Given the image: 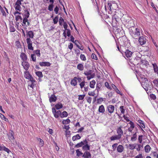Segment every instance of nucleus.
Masks as SVG:
<instances>
[{
	"label": "nucleus",
	"mask_w": 158,
	"mask_h": 158,
	"mask_svg": "<svg viewBox=\"0 0 158 158\" xmlns=\"http://www.w3.org/2000/svg\"><path fill=\"white\" fill-rule=\"evenodd\" d=\"M10 31L11 32H14L15 31V29L14 27V25H10Z\"/></svg>",
	"instance_id": "43"
},
{
	"label": "nucleus",
	"mask_w": 158,
	"mask_h": 158,
	"mask_svg": "<svg viewBox=\"0 0 158 158\" xmlns=\"http://www.w3.org/2000/svg\"><path fill=\"white\" fill-rule=\"evenodd\" d=\"M35 74L37 76L41 78L43 77V75L42 72L40 71L36 72L35 73Z\"/></svg>",
	"instance_id": "41"
},
{
	"label": "nucleus",
	"mask_w": 158,
	"mask_h": 158,
	"mask_svg": "<svg viewBox=\"0 0 158 158\" xmlns=\"http://www.w3.org/2000/svg\"><path fill=\"white\" fill-rule=\"evenodd\" d=\"M121 113L124 114L125 112V110L123 106H121L119 108Z\"/></svg>",
	"instance_id": "52"
},
{
	"label": "nucleus",
	"mask_w": 158,
	"mask_h": 158,
	"mask_svg": "<svg viewBox=\"0 0 158 158\" xmlns=\"http://www.w3.org/2000/svg\"><path fill=\"white\" fill-rule=\"evenodd\" d=\"M124 150V148L122 145H119L117 147V152L119 153L122 152Z\"/></svg>",
	"instance_id": "23"
},
{
	"label": "nucleus",
	"mask_w": 158,
	"mask_h": 158,
	"mask_svg": "<svg viewBox=\"0 0 158 158\" xmlns=\"http://www.w3.org/2000/svg\"><path fill=\"white\" fill-rule=\"evenodd\" d=\"M34 54L36 55L37 56L40 57V50H36L34 51Z\"/></svg>",
	"instance_id": "42"
},
{
	"label": "nucleus",
	"mask_w": 158,
	"mask_h": 158,
	"mask_svg": "<svg viewBox=\"0 0 158 158\" xmlns=\"http://www.w3.org/2000/svg\"><path fill=\"white\" fill-rule=\"evenodd\" d=\"M151 149V147L148 144L146 145L144 147V150L145 152L146 153H148L149 152H150Z\"/></svg>",
	"instance_id": "25"
},
{
	"label": "nucleus",
	"mask_w": 158,
	"mask_h": 158,
	"mask_svg": "<svg viewBox=\"0 0 158 158\" xmlns=\"http://www.w3.org/2000/svg\"><path fill=\"white\" fill-rule=\"evenodd\" d=\"M98 111L99 113H103L105 112V108L104 106L102 105L99 107Z\"/></svg>",
	"instance_id": "21"
},
{
	"label": "nucleus",
	"mask_w": 158,
	"mask_h": 158,
	"mask_svg": "<svg viewBox=\"0 0 158 158\" xmlns=\"http://www.w3.org/2000/svg\"><path fill=\"white\" fill-rule=\"evenodd\" d=\"M28 18H26V17H24L23 20V24H22L23 26H25L26 25V26L27 27L29 25L30 23L28 21Z\"/></svg>",
	"instance_id": "11"
},
{
	"label": "nucleus",
	"mask_w": 158,
	"mask_h": 158,
	"mask_svg": "<svg viewBox=\"0 0 158 158\" xmlns=\"http://www.w3.org/2000/svg\"><path fill=\"white\" fill-rule=\"evenodd\" d=\"M63 27L64 28V30H65V31H66V30H67L68 29V26L66 22H64V24H63Z\"/></svg>",
	"instance_id": "58"
},
{
	"label": "nucleus",
	"mask_w": 158,
	"mask_h": 158,
	"mask_svg": "<svg viewBox=\"0 0 158 158\" xmlns=\"http://www.w3.org/2000/svg\"><path fill=\"white\" fill-rule=\"evenodd\" d=\"M143 139V135H139V136L138 138V140L139 142L140 143H141L142 142Z\"/></svg>",
	"instance_id": "45"
},
{
	"label": "nucleus",
	"mask_w": 158,
	"mask_h": 158,
	"mask_svg": "<svg viewBox=\"0 0 158 158\" xmlns=\"http://www.w3.org/2000/svg\"><path fill=\"white\" fill-rule=\"evenodd\" d=\"M84 74L86 76L91 75V70H89L84 72Z\"/></svg>",
	"instance_id": "48"
},
{
	"label": "nucleus",
	"mask_w": 158,
	"mask_h": 158,
	"mask_svg": "<svg viewBox=\"0 0 158 158\" xmlns=\"http://www.w3.org/2000/svg\"><path fill=\"white\" fill-rule=\"evenodd\" d=\"M85 145L84 140L83 141H81L80 143H77L75 146V147L76 148H79L80 147H82L83 145Z\"/></svg>",
	"instance_id": "36"
},
{
	"label": "nucleus",
	"mask_w": 158,
	"mask_h": 158,
	"mask_svg": "<svg viewBox=\"0 0 158 158\" xmlns=\"http://www.w3.org/2000/svg\"><path fill=\"white\" fill-rule=\"evenodd\" d=\"M24 17L26 18H28L30 15V13L29 11L27 9H26L24 10Z\"/></svg>",
	"instance_id": "28"
},
{
	"label": "nucleus",
	"mask_w": 158,
	"mask_h": 158,
	"mask_svg": "<svg viewBox=\"0 0 158 158\" xmlns=\"http://www.w3.org/2000/svg\"><path fill=\"white\" fill-rule=\"evenodd\" d=\"M27 35L29 37L28 38H30V39H33L34 37V34L33 31H26Z\"/></svg>",
	"instance_id": "14"
},
{
	"label": "nucleus",
	"mask_w": 158,
	"mask_h": 158,
	"mask_svg": "<svg viewBox=\"0 0 158 158\" xmlns=\"http://www.w3.org/2000/svg\"><path fill=\"white\" fill-rule=\"evenodd\" d=\"M55 108L57 110H59L63 107L62 104L61 103H58L55 105Z\"/></svg>",
	"instance_id": "32"
},
{
	"label": "nucleus",
	"mask_w": 158,
	"mask_h": 158,
	"mask_svg": "<svg viewBox=\"0 0 158 158\" xmlns=\"http://www.w3.org/2000/svg\"><path fill=\"white\" fill-rule=\"evenodd\" d=\"M118 145L117 143H115L112 145V149L114 151H115L117 148Z\"/></svg>",
	"instance_id": "56"
},
{
	"label": "nucleus",
	"mask_w": 158,
	"mask_h": 158,
	"mask_svg": "<svg viewBox=\"0 0 158 158\" xmlns=\"http://www.w3.org/2000/svg\"><path fill=\"white\" fill-rule=\"evenodd\" d=\"M20 57L23 61H26L27 60V58L26 55L24 53L22 52L20 55Z\"/></svg>",
	"instance_id": "17"
},
{
	"label": "nucleus",
	"mask_w": 158,
	"mask_h": 158,
	"mask_svg": "<svg viewBox=\"0 0 158 158\" xmlns=\"http://www.w3.org/2000/svg\"><path fill=\"white\" fill-rule=\"evenodd\" d=\"M80 58L82 60L85 61L86 60V57L84 54H81L80 56Z\"/></svg>",
	"instance_id": "50"
},
{
	"label": "nucleus",
	"mask_w": 158,
	"mask_h": 158,
	"mask_svg": "<svg viewBox=\"0 0 158 158\" xmlns=\"http://www.w3.org/2000/svg\"><path fill=\"white\" fill-rule=\"evenodd\" d=\"M96 84V81L94 80H93L91 81L89 83V86L91 88H94Z\"/></svg>",
	"instance_id": "33"
},
{
	"label": "nucleus",
	"mask_w": 158,
	"mask_h": 158,
	"mask_svg": "<svg viewBox=\"0 0 158 158\" xmlns=\"http://www.w3.org/2000/svg\"><path fill=\"white\" fill-rule=\"evenodd\" d=\"M137 122L140 124V125H139V124H137V125L139 126V127L141 129V131H143V128H145V125L143 122L140 119H139L137 120Z\"/></svg>",
	"instance_id": "10"
},
{
	"label": "nucleus",
	"mask_w": 158,
	"mask_h": 158,
	"mask_svg": "<svg viewBox=\"0 0 158 158\" xmlns=\"http://www.w3.org/2000/svg\"><path fill=\"white\" fill-rule=\"evenodd\" d=\"M31 75L30 74L29 72L28 71H26L24 72V76L25 78L27 79H28V78Z\"/></svg>",
	"instance_id": "27"
},
{
	"label": "nucleus",
	"mask_w": 158,
	"mask_h": 158,
	"mask_svg": "<svg viewBox=\"0 0 158 158\" xmlns=\"http://www.w3.org/2000/svg\"><path fill=\"white\" fill-rule=\"evenodd\" d=\"M52 112L54 115V116L55 118H58L60 117L61 112L60 110H58L56 111L55 108H52Z\"/></svg>",
	"instance_id": "5"
},
{
	"label": "nucleus",
	"mask_w": 158,
	"mask_h": 158,
	"mask_svg": "<svg viewBox=\"0 0 158 158\" xmlns=\"http://www.w3.org/2000/svg\"><path fill=\"white\" fill-rule=\"evenodd\" d=\"M125 53L126 56L127 58L130 57L132 54V52L129 50H126Z\"/></svg>",
	"instance_id": "22"
},
{
	"label": "nucleus",
	"mask_w": 158,
	"mask_h": 158,
	"mask_svg": "<svg viewBox=\"0 0 158 158\" xmlns=\"http://www.w3.org/2000/svg\"><path fill=\"white\" fill-rule=\"evenodd\" d=\"M14 7L16 11H20L21 10V7L20 5L15 4Z\"/></svg>",
	"instance_id": "38"
},
{
	"label": "nucleus",
	"mask_w": 158,
	"mask_h": 158,
	"mask_svg": "<svg viewBox=\"0 0 158 158\" xmlns=\"http://www.w3.org/2000/svg\"><path fill=\"white\" fill-rule=\"evenodd\" d=\"M0 11H1V12L2 13V15L6 17L7 16V14H6V13L5 12L4 10L3 9L2 7V6L0 5Z\"/></svg>",
	"instance_id": "29"
},
{
	"label": "nucleus",
	"mask_w": 158,
	"mask_h": 158,
	"mask_svg": "<svg viewBox=\"0 0 158 158\" xmlns=\"http://www.w3.org/2000/svg\"><path fill=\"white\" fill-rule=\"evenodd\" d=\"M10 134L9 136V139H14V133L13 131L12 130H10Z\"/></svg>",
	"instance_id": "31"
},
{
	"label": "nucleus",
	"mask_w": 158,
	"mask_h": 158,
	"mask_svg": "<svg viewBox=\"0 0 158 158\" xmlns=\"http://www.w3.org/2000/svg\"><path fill=\"white\" fill-rule=\"evenodd\" d=\"M64 22H64V20L63 19L62 17H60L59 21L60 25L62 26V23H64Z\"/></svg>",
	"instance_id": "46"
},
{
	"label": "nucleus",
	"mask_w": 158,
	"mask_h": 158,
	"mask_svg": "<svg viewBox=\"0 0 158 158\" xmlns=\"http://www.w3.org/2000/svg\"><path fill=\"white\" fill-rule=\"evenodd\" d=\"M146 38L143 36H140L139 39V41L140 44L142 45L145 44L146 42Z\"/></svg>",
	"instance_id": "9"
},
{
	"label": "nucleus",
	"mask_w": 158,
	"mask_h": 158,
	"mask_svg": "<svg viewBox=\"0 0 158 158\" xmlns=\"http://www.w3.org/2000/svg\"><path fill=\"white\" fill-rule=\"evenodd\" d=\"M31 60L34 62H35L36 60V58L35 55V54H31Z\"/></svg>",
	"instance_id": "49"
},
{
	"label": "nucleus",
	"mask_w": 158,
	"mask_h": 158,
	"mask_svg": "<svg viewBox=\"0 0 158 158\" xmlns=\"http://www.w3.org/2000/svg\"><path fill=\"white\" fill-rule=\"evenodd\" d=\"M77 68L79 70L82 71L84 69L83 65L82 64L80 63L77 65Z\"/></svg>",
	"instance_id": "30"
},
{
	"label": "nucleus",
	"mask_w": 158,
	"mask_h": 158,
	"mask_svg": "<svg viewBox=\"0 0 158 158\" xmlns=\"http://www.w3.org/2000/svg\"><path fill=\"white\" fill-rule=\"evenodd\" d=\"M40 65L41 66H50L51 64L50 62H43L39 63Z\"/></svg>",
	"instance_id": "16"
},
{
	"label": "nucleus",
	"mask_w": 158,
	"mask_h": 158,
	"mask_svg": "<svg viewBox=\"0 0 158 158\" xmlns=\"http://www.w3.org/2000/svg\"><path fill=\"white\" fill-rule=\"evenodd\" d=\"M115 107L114 105H109L107 106L106 111H108L107 116L112 117V114L114 112Z\"/></svg>",
	"instance_id": "4"
},
{
	"label": "nucleus",
	"mask_w": 158,
	"mask_h": 158,
	"mask_svg": "<svg viewBox=\"0 0 158 158\" xmlns=\"http://www.w3.org/2000/svg\"><path fill=\"white\" fill-rule=\"evenodd\" d=\"M37 140L39 141L40 143V145L41 147H43L44 145V141L42 139H41L39 138H37Z\"/></svg>",
	"instance_id": "39"
},
{
	"label": "nucleus",
	"mask_w": 158,
	"mask_h": 158,
	"mask_svg": "<svg viewBox=\"0 0 158 158\" xmlns=\"http://www.w3.org/2000/svg\"><path fill=\"white\" fill-rule=\"evenodd\" d=\"M26 40L28 49L32 51L33 50L34 48L32 46V43L31 40L30 38H27Z\"/></svg>",
	"instance_id": "6"
},
{
	"label": "nucleus",
	"mask_w": 158,
	"mask_h": 158,
	"mask_svg": "<svg viewBox=\"0 0 158 158\" xmlns=\"http://www.w3.org/2000/svg\"><path fill=\"white\" fill-rule=\"evenodd\" d=\"M70 122V120L69 119H67L66 120H63L62 121V123L64 124H67L69 123Z\"/></svg>",
	"instance_id": "44"
},
{
	"label": "nucleus",
	"mask_w": 158,
	"mask_h": 158,
	"mask_svg": "<svg viewBox=\"0 0 158 158\" xmlns=\"http://www.w3.org/2000/svg\"><path fill=\"white\" fill-rule=\"evenodd\" d=\"M120 139L117 135H113L110 138V141L116 140H119Z\"/></svg>",
	"instance_id": "24"
},
{
	"label": "nucleus",
	"mask_w": 158,
	"mask_h": 158,
	"mask_svg": "<svg viewBox=\"0 0 158 158\" xmlns=\"http://www.w3.org/2000/svg\"><path fill=\"white\" fill-rule=\"evenodd\" d=\"M121 127H119L116 130L117 133L118 134L117 135L120 138H121L122 136L123 135V131Z\"/></svg>",
	"instance_id": "8"
},
{
	"label": "nucleus",
	"mask_w": 158,
	"mask_h": 158,
	"mask_svg": "<svg viewBox=\"0 0 158 158\" xmlns=\"http://www.w3.org/2000/svg\"><path fill=\"white\" fill-rule=\"evenodd\" d=\"M85 144L82 147V148L84 150H90V146L88 144V142L86 140H84Z\"/></svg>",
	"instance_id": "12"
},
{
	"label": "nucleus",
	"mask_w": 158,
	"mask_h": 158,
	"mask_svg": "<svg viewBox=\"0 0 158 158\" xmlns=\"http://www.w3.org/2000/svg\"><path fill=\"white\" fill-rule=\"evenodd\" d=\"M68 116V113L65 111H64L62 113H61L60 117L63 118L66 117Z\"/></svg>",
	"instance_id": "37"
},
{
	"label": "nucleus",
	"mask_w": 158,
	"mask_h": 158,
	"mask_svg": "<svg viewBox=\"0 0 158 158\" xmlns=\"http://www.w3.org/2000/svg\"><path fill=\"white\" fill-rule=\"evenodd\" d=\"M129 124L130 125V127L128 128V130L129 132H131L135 127V124L131 121H130Z\"/></svg>",
	"instance_id": "15"
},
{
	"label": "nucleus",
	"mask_w": 158,
	"mask_h": 158,
	"mask_svg": "<svg viewBox=\"0 0 158 158\" xmlns=\"http://www.w3.org/2000/svg\"><path fill=\"white\" fill-rule=\"evenodd\" d=\"M58 18L57 16H56L53 19V23L54 24H56L58 22Z\"/></svg>",
	"instance_id": "60"
},
{
	"label": "nucleus",
	"mask_w": 158,
	"mask_h": 158,
	"mask_svg": "<svg viewBox=\"0 0 158 158\" xmlns=\"http://www.w3.org/2000/svg\"><path fill=\"white\" fill-rule=\"evenodd\" d=\"M85 81L84 80L83 81H81L80 84L79 85H80V88L81 89H82L84 87L85 85Z\"/></svg>",
	"instance_id": "53"
},
{
	"label": "nucleus",
	"mask_w": 158,
	"mask_h": 158,
	"mask_svg": "<svg viewBox=\"0 0 158 158\" xmlns=\"http://www.w3.org/2000/svg\"><path fill=\"white\" fill-rule=\"evenodd\" d=\"M144 82H143V86L144 89L147 91L148 89H150L152 87V84L148 81V79L146 78H144Z\"/></svg>",
	"instance_id": "3"
},
{
	"label": "nucleus",
	"mask_w": 158,
	"mask_h": 158,
	"mask_svg": "<svg viewBox=\"0 0 158 158\" xmlns=\"http://www.w3.org/2000/svg\"><path fill=\"white\" fill-rule=\"evenodd\" d=\"M85 96V94L79 95L78 99L79 100H82L84 98Z\"/></svg>",
	"instance_id": "54"
},
{
	"label": "nucleus",
	"mask_w": 158,
	"mask_h": 158,
	"mask_svg": "<svg viewBox=\"0 0 158 158\" xmlns=\"http://www.w3.org/2000/svg\"><path fill=\"white\" fill-rule=\"evenodd\" d=\"M129 32L131 36L135 39H137L140 35L139 29L138 28H135L134 27L130 29Z\"/></svg>",
	"instance_id": "1"
},
{
	"label": "nucleus",
	"mask_w": 158,
	"mask_h": 158,
	"mask_svg": "<svg viewBox=\"0 0 158 158\" xmlns=\"http://www.w3.org/2000/svg\"><path fill=\"white\" fill-rule=\"evenodd\" d=\"M27 79L30 80V81H31V82H35L36 81L35 79H34L32 76L31 75L29 78L28 79Z\"/></svg>",
	"instance_id": "59"
},
{
	"label": "nucleus",
	"mask_w": 158,
	"mask_h": 158,
	"mask_svg": "<svg viewBox=\"0 0 158 158\" xmlns=\"http://www.w3.org/2000/svg\"><path fill=\"white\" fill-rule=\"evenodd\" d=\"M2 150H3L4 151H6L8 154H9L10 153V152H11V151L9 149H8L6 147L4 146H3Z\"/></svg>",
	"instance_id": "47"
},
{
	"label": "nucleus",
	"mask_w": 158,
	"mask_h": 158,
	"mask_svg": "<svg viewBox=\"0 0 158 158\" xmlns=\"http://www.w3.org/2000/svg\"><path fill=\"white\" fill-rule=\"evenodd\" d=\"M87 102L89 103V104H90L91 103L92 98L90 97H88L86 99Z\"/></svg>",
	"instance_id": "62"
},
{
	"label": "nucleus",
	"mask_w": 158,
	"mask_h": 158,
	"mask_svg": "<svg viewBox=\"0 0 158 158\" xmlns=\"http://www.w3.org/2000/svg\"><path fill=\"white\" fill-rule=\"evenodd\" d=\"M53 6H54L53 5V4H50L48 6V10L50 11H52L53 10Z\"/></svg>",
	"instance_id": "51"
},
{
	"label": "nucleus",
	"mask_w": 158,
	"mask_h": 158,
	"mask_svg": "<svg viewBox=\"0 0 158 158\" xmlns=\"http://www.w3.org/2000/svg\"><path fill=\"white\" fill-rule=\"evenodd\" d=\"M15 18L16 22H21L22 20V18L19 15H16Z\"/></svg>",
	"instance_id": "35"
},
{
	"label": "nucleus",
	"mask_w": 158,
	"mask_h": 158,
	"mask_svg": "<svg viewBox=\"0 0 158 158\" xmlns=\"http://www.w3.org/2000/svg\"><path fill=\"white\" fill-rule=\"evenodd\" d=\"M105 86L110 90H112V88L110 86L108 82H106L105 83Z\"/></svg>",
	"instance_id": "40"
},
{
	"label": "nucleus",
	"mask_w": 158,
	"mask_h": 158,
	"mask_svg": "<svg viewBox=\"0 0 158 158\" xmlns=\"http://www.w3.org/2000/svg\"><path fill=\"white\" fill-rule=\"evenodd\" d=\"M21 65L26 71H27L30 67V64L27 62L26 61H22Z\"/></svg>",
	"instance_id": "7"
},
{
	"label": "nucleus",
	"mask_w": 158,
	"mask_h": 158,
	"mask_svg": "<svg viewBox=\"0 0 158 158\" xmlns=\"http://www.w3.org/2000/svg\"><path fill=\"white\" fill-rule=\"evenodd\" d=\"M68 48L71 50L73 47V44L72 43H70L68 46Z\"/></svg>",
	"instance_id": "63"
},
{
	"label": "nucleus",
	"mask_w": 158,
	"mask_h": 158,
	"mask_svg": "<svg viewBox=\"0 0 158 158\" xmlns=\"http://www.w3.org/2000/svg\"><path fill=\"white\" fill-rule=\"evenodd\" d=\"M77 77H74V78L71 81L70 84L73 86H76L77 85Z\"/></svg>",
	"instance_id": "13"
},
{
	"label": "nucleus",
	"mask_w": 158,
	"mask_h": 158,
	"mask_svg": "<svg viewBox=\"0 0 158 158\" xmlns=\"http://www.w3.org/2000/svg\"><path fill=\"white\" fill-rule=\"evenodd\" d=\"M137 139V135L136 132H135L133 135H132L131 140L132 142L135 141Z\"/></svg>",
	"instance_id": "19"
},
{
	"label": "nucleus",
	"mask_w": 158,
	"mask_h": 158,
	"mask_svg": "<svg viewBox=\"0 0 158 158\" xmlns=\"http://www.w3.org/2000/svg\"><path fill=\"white\" fill-rule=\"evenodd\" d=\"M0 114V117L2 119H3L5 121H7V120H8V119L7 118H6L4 115H2L1 114Z\"/></svg>",
	"instance_id": "61"
},
{
	"label": "nucleus",
	"mask_w": 158,
	"mask_h": 158,
	"mask_svg": "<svg viewBox=\"0 0 158 158\" xmlns=\"http://www.w3.org/2000/svg\"><path fill=\"white\" fill-rule=\"evenodd\" d=\"M81 137L79 134H77L76 135L73 136L72 137V140L75 141L78 139H80Z\"/></svg>",
	"instance_id": "34"
},
{
	"label": "nucleus",
	"mask_w": 158,
	"mask_h": 158,
	"mask_svg": "<svg viewBox=\"0 0 158 158\" xmlns=\"http://www.w3.org/2000/svg\"><path fill=\"white\" fill-rule=\"evenodd\" d=\"M141 145L138 143L129 144L127 146V148L131 150H133L135 149L137 151L141 150Z\"/></svg>",
	"instance_id": "2"
},
{
	"label": "nucleus",
	"mask_w": 158,
	"mask_h": 158,
	"mask_svg": "<svg viewBox=\"0 0 158 158\" xmlns=\"http://www.w3.org/2000/svg\"><path fill=\"white\" fill-rule=\"evenodd\" d=\"M135 158H143L142 154L141 153L139 154L135 157Z\"/></svg>",
	"instance_id": "64"
},
{
	"label": "nucleus",
	"mask_w": 158,
	"mask_h": 158,
	"mask_svg": "<svg viewBox=\"0 0 158 158\" xmlns=\"http://www.w3.org/2000/svg\"><path fill=\"white\" fill-rule=\"evenodd\" d=\"M57 99L56 97L53 94L51 95V96L49 98V101L50 102H55Z\"/></svg>",
	"instance_id": "18"
},
{
	"label": "nucleus",
	"mask_w": 158,
	"mask_h": 158,
	"mask_svg": "<svg viewBox=\"0 0 158 158\" xmlns=\"http://www.w3.org/2000/svg\"><path fill=\"white\" fill-rule=\"evenodd\" d=\"M77 155L78 156H80L82 154V153L79 151V149H77L76 150Z\"/></svg>",
	"instance_id": "55"
},
{
	"label": "nucleus",
	"mask_w": 158,
	"mask_h": 158,
	"mask_svg": "<svg viewBox=\"0 0 158 158\" xmlns=\"http://www.w3.org/2000/svg\"><path fill=\"white\" fill-rule=\"evenodd\" d=\"M76 46L77 47V48L83 51L84 50V47L81 44H80V45H79L78 44V45H77Z\"/></svg>",
	"instance_id": "57"
},
{
	"label": "nucleus",
	"mask_w": 158,
	"mask_h": 158,
	"mask_svg": "<svg viewBox=\"0 0 158 158\" xmlns=\"http://www.w3.org/2000/svg\"><path fill=\"white\" fill-rule=\"evenodd\" d=\"M82 157L84 158H90L91 157V154L89 152L85 151Z\"/></svg>",
	"instance_id": "20"
},
{
	"label": "nucleus",
	"mask_w": 158,
	"mask_h": 158,
	"mask_svg": "<svg viewBox=\"0 0 158 158\" xmlns=\"http://www.w3.org/2000/svg\"><path fill=\"white\" fill-rule=\"evenodd\" d=\"M155 73H156L158 75V67L156 63L152 64Z\"/></svg>",
	"instance_id": "26"
}]
</instances>
